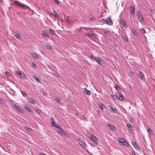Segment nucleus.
I'll list each match as a JSON object with an SVG mask.
<instances>
[{"label":"nucleus","mask_w":155,"mask_h":155,"mask_svg":"<svg viewBox=\"0 0 155 155\" xmlns=\"http://www.w3.org/2000/svg\"><path fill=\"white\" fill-rule=\"evenodd\" d=\"M31 55L35 59H38L39 58L37 54L34 52L32 53Z\"/></svg>","instance_id":"15"},{"label":"nucleus","mask_w":155,"mask_h":155,"mask_svg":"<svg viewBox=\"0 0 155 155\" xmlns=\"http://www.w3.org/2000/svg\"><path fill=\"white\" fill-rule=\"evenodd\" d=\"M54 1L57 4H58L60 3L58 0H54Z\"/></svg>","instance_id":"44"},{"label":"nucleus","mask_w":155,"mask_h":155,"mask_svg":"<svg viewBox=\"0 0 155 155\" xmlns=\"http://www.w3.org/2000/svg\"><path fill=\"white\" fill-rule=\"evenodd\" d=\"M32 67L34 68H36V65L34 63V62H32Z\"/></svg>","instance_id":"43"},{"label":"nucleus","mask_w":155,"mask_h":155,"mask_svg":"<svg viewBox=\"0 0 155 155\" xmlns=\"http://www.w3.org/2000/svg\"><path fill=\"white\" fill-rule=\"evenodd\" d=\"M111 97L113 99H115V96L114 95H111Z\"/></svg>","instance_id":"45"},{"label":"nucleus","mask_w":155,"mask_h":155,"mask_svg":"<svg viewBox=\"0 0 155 155\" xmlns=\"http://www.w3.org/2000/svg\"><path fill=\"white\" fill-rule=\"evenodd\" d=\"M11 1H13L15 5H17L19 7L25 9L27 10L29 9L31 11H32L33 12H34L33 10H31L28 6L25 5H24L18 1H14L13 0H10Z\"/></svg>","instance_id":"1"},{"label":"nucleus","mask_w":155,"mask_h":155,"mask_svg":"<svg viewBox=\"0 0 155 155\" xmlns=\"http://www.w3.org/2000/svg\"><path fill=\"white\" fill-rule=\"evenodd\" d=\"M110 108V109L111 110L112 112L114 113H116L117 111L116 109H115L111 106H108Z\"/></svg>","instance_id":"24"},{"label":"nucleus","mask_w":155,"mask_h":155,"mask_svg":"<svg viewBox=\"0 0 155 155\" xmlns=\"http://www.w3.org/2000/svg\"><path fill=\"white\" fill-rule=\"evenodd\" d=\"M29 132H31L32 131V129L31 128H29L26 126L24 127Z\"/></svg>","instance_id":"28"},{"label":"nucleus","mask_w":155,"mask_h":155,"mask_svg":"<svg viewBox=\"0 0 155 155\" xmlns=\"http://www.w3.org/2000/svg\"><path fill=\"white\" fill-rule=\"evenodd\" d=\"M14 35L16 38L18 39H21V35L18 32H15Z\"/></svg>","instance_id":"17"},{"label":"nucleus","mask_w":155,"mask_h":155,"mask_svg":"<svg viewBox=\"0 0 155 155\" xmlns=\"http://www.w3.org/2000/svg\"><path fill=\"white\" fill-rule=\"evenodd\" d=\"M21 93L24 97H26L27 94L24 91H21Z\"/></svg>","instance_id":"34"},{"label":"nucleus","mask_w":155,"mask_h":155,"mask_svg":"<svg viewBox=\"0 0 155 155\" xmlns=\"http://www.w3.org/2000/svg\"><path fill=\"white\" fill-rule=\"evenodd\" d=\"M50 32L51 34L53 35H56L55 33L54 30L52 29H50L49 31Z\"/></svg>","instance_id":"32"},{"label":"nucleus","mask_w":155,"mask_h":155,"mask_svg":"<svg viewBox=\"0 0 155 155\" xmlns=\"http://www.w3.org/2000/svg\"><path fill=\"white\" fill-rule=\"evenodd\" d=\"M104 33L105 34H106V33H107V32H106V31H104Z\"/></svg>","instance_id":"54"},{"label":"nucleus","mask_w":155,"mask_h":155,"mask_svg":"<svg viewBox=\"0 0 155 155\" xmlns=\"http://www.w3.org/2000/svg\"><path fill=\"white\" fill-rule=\"evenodd\" d=\"M119 22L124 27L126 28L127 27V25L126 22L124 21H122V20H120Z\"/></svg>","instance_id":"12"},{"label":"nucleus","mask_w":155,"mask_h":155,"mask_svg":"<svg viewBox=\"0 0 155 155\" xmlns=\"http://www.w3.org/2000/svg\"><path fill=\"white\" fill-rule=\"evenodd\" d=\"M78 143L79 145L83 148H85V145L84 142L80 140L79 139L78 140Z\"/></svg>","instance_id":"8"},{"label":"nucleus","mask_w":155,"mask_h":155,"mask_svg":"<svg viewBox=\"0 0 155 155\" xmlns=\"http://www.w3.org/2000/svg\"><path fill=\"white\" fill-rule=\"evenodd\" d=\"M29 101L31 104H35L34 100L31 98H29Z\"/></svg>","instance_id":"29"},{"label":"nucleus","mask_w":155,"mask_h":155,"mask_svg":"<svg viewBox=\"0 0 155 155\" xmlns=\"http://www.w3.org/2000/svg\"><path fill=\"white\" fill-rule=\"evenodd\" d=\"M59 128H58V132L62 136H65L68 137L67 134L64 130L62 129L61 128L60 126L58 127Z\"/></svg>","instance_id":"2"},{"label":"nucleus","mask_w":155,"mask_h":155,"mask_svg":"<svg viewBox=\"0 0 155 155\" xmlns=\"http://www.w3.org/2000/svg\"><path fill=\"white\" fill-rule=\"evenodd\" d=\"M51 125L53 127H55L57 129L59 128L58 127H60V126L58 125L57 124H56L55 122H52V123L51 124Z\"/></svg>","instance_id":"22"},{"label":"nucleus","mask_w":155,"mask_h":155,"mask_svg":"<svg viewBox=\"0 0 155 155\" xmlns=\"http://www.w3.org/2000/svg\"><path fill=\"white\" fill-rule=\"evenodd\" d=\"M98 106L102 110H103L106 108V106L104 105L101 103L99 104Z\"/></svg>","instance_id":"18"},{"label":"nucleus","mask_w":155,"mask_h":155,"mask_svg":"<svg viewBox=\"0 0 155 155\" xmlns=\"http://www.w3.org/2000/svg\"><path fill=\"white\" fill-rule=\"evenodd\" d=\"M119 141L122 144L126 146H127L128 145L127 141L123 138H120L119 139Z\"/></svg>","instance_id":"4"},{"label":"nucleus","mask_w":155,"mask_h":155,"mask_svg":"<svg viewBox=\"0 0 155 155\" xmlns=\"http://www.w3.org/2000/svg\"><path fill=\"white\" fill-rule=\"evenodd\" d=\"M2 0H0V3H2Z\"/></svg>","instance_id":"53"},{"label":"nucleus","mask_w":155,"mask_h":155,"mask_svg":"<svg viewBox=\"0 0 155 155\" xmlns=\"http://www.w3.org/2000/svg\"><path fill=\"white\" fill-rule=\"evenodd\" d=\"M127 127L129 128L130 130H132L133 128V127L132 126L131 124H127Z\"/></svg>","instance_id":"30"},{"label":"nucleus","mask_w":155,"mask_h":155,"mask_svg":"<svg viewBox=\"0 0 155 155\" xmlns=\"http://www.w3.org/2000/svg\"><path fill=\"white\" fill-rule=\"evenodd\" d=\"M106 21V23L108 25H111L113 24V22L112 20H105Z\"/></svg>","instance_id":"19"},{"label":"nucleus","mask_w":155,"mask_h":155,"mask_svg":"<svg viewBox=\"0 0 155 155\" xmlns=\"http://www.w3.org/2000/svg\"><path fill=\"white\" fill-rule=\"evenodd\" d=\"M42 34L44 36H45L46 37H48L49 35L47 32L45 31H43L41 32Z\"/></svg>","instance_id":"23"},{"label":"nucleus","mask_w":155,"mask_h":155,"mask_svg":"<svg viewBox=\"0 0 155 155\" xmlns=\"http://www.w3.org/2000/svg\"><path fill=\"white\" fill-rule=\"evenodd\" d=\"M54 15L55 16H58V14L56 12H55L54 14Z\"/></svg>","instance_id":"47"},{"label":"nucleus","mask_w":155,"mask_h":155,"mask_svg":"<svg viewBox=\"0 0 155 155\" xmlns=\"http://www.w3.org/2000/svg\"><path fill=\"white\" fill-rule=\"evenodd\" d=\"M3 102V100L0 98V103H2V102Z\"/></svg>","instance_id":"50"},{"label":"nucleus","mask_w":155,"mask_h":155,"mask_svg":"<svg viewBox=\"0 0 155 155\" xmlns=\"http://www.w3.org/2000/svg\"><path fill=\"white\" fill-rule=\"evenodd\" d=\"M131 154L132 155H136L134 152H132Z\"/></svg>","instance_id":"48"},{"label":"nucleus","mask_w":155,"mask_h":155,"mask_svg":"<svg viewBox=\"0 0 155 155\" xmlns=\"http://www.w3.org/2000/svg\"><path fill=\"white\" fill-rule=\"evenodd\" d=\"M39 155H46L45 154H43L42 153H39Z\"/></svg>","instance_id":"49"},{"label":"nucleus","mask_w":155,"mask_h":155,"mask_svg":"<svg viewBox=\"0 0 155 155\" xmlns=\"http://www.w3.org/2000/svg\"><path fill=\"white\" fill-rule=\"evenodd\" d=\"M122 38L123 40L125 41L126 42H127L128 41L127 36L124 35L122 36Z\"/></svg>","instance_id":"27"},{"label":"nucleus","mask_w":155,"mask_h":155,"mask_svg":"<svg viewBox=\"0 0 155 155\" xmlns=\"http://www.w3.org/2000/svg\"><path fill=\"white\" fill-rule=\"evenodd\" d=\"M141 30H142L143 31V33H146V31H145V30L144 29H143V28H141L140 29Z\"/></svg>","instance_id":"46"},{"label":"nucleus","mask_w":155,"mask_h":155,"mask_svg":"<svg viewBox=\"0 0 155 155\" xmlns=\"http://www.w3.org/2000/svg\"><path fill=\"white\" fill-rule=\"evenodd\" d=\"M132 144L134 147L136 149L139 150V147H138V146H137V144L135 142H134V143L133 142Z\"/></svg>","instance_id":"26"},{"label":"nucleus","mask_w":155,"mask_h":155,"mask_svg":"<svg viewBox=\"0 0 155 155\" xmlns=\"http://www.w3.org/2000/svg\"><path fill=\"white\" fill-rule=\"evenodd\" d=\"M147 131L150 134H153V132L150 129H148L147 130Z\"/></svg>","instance_id":"36"},{"label":"nucleus","mask_w":155,"mask_h":155,"mask_svg":"<svg viewBox=\"0 0 155 155\" xmlns=\"http://www.w3.org/2000/svg\"><path fill=\"white\" fill-rule=\"evenodd\" d=\"M55 122L54 120L53 117H51V123H52V122Z\"/></svg>","instance_id":"37"},{"label":"nucleus","mask_w":155,"mask_h":155,"mask_svg":"<svg viewBox=\"0 0 155 155\" xmlns=\"http://www.w3.org/2000/svg\"><path fill=\"white\" fill-rule=\"evenodd\" d=\"M94 60H95L98 64L100 65L101 64V61L98 58H95Z\"/></svg>","instance_id":"25"},{"label":"nucleus","mask_w":155,"mask_h":155,"mask_svg":"<svg viewBox=\"0 0 155 155\" xmlns=\"http://www.w3.org/2000/svg\"><path fill=\"white\" fill-rule=\"evenodd\" d=\"M55 100L57 102H58V103H60V100L59 98H56L55 99Z\"/></svg>","instance_id":"42"},{"label":"nucleus","mask_w":155,"mask_h":155,"mask_svg":"<svg viewBox=\"0 0 155 155\" xmlns=\"http://www.w3.org/2000/svg\"><path fill=\"white\" fill-rule=\"evenodd\" d=\"M91 32H92V31H90Z\"/></svg>","instance_id":"58"},{"label":"nucleus","mask_w":155,"mask_h":155,"mask_svg":"<svg viewBox=\"0 0 155 155\" xmlns=\"http://www.w3.org/2000/svg\"><path fill=\"white\" fill-rule=\"evenodd\" d=\"M130 73H131V74L133 73V72H131Z\"/></svg>","instance_id":"57"},{"label":"nucleus","mask_w":155,"mask_h":155,"mask_svg":"<svg viewBox=\"0 0 155 155\" xmlns=\"http://www.w3.org/2000/svg\"><path fill=\"white\" fill-rule=\"evenodd\" d=\"M132 31L133 32L134 35L135 36H137L138 35L137 33V32L134 29H132Z\"/></svg>","instance_id":"31"},{"label":"nucleus","mask_w":155,"mask_h":155,"mask_svg":"<svg viewBox=\"0 0 155 155\" xmlns=\"http://www.w3.org/2000/svg\"><path fill=\"white\" fill-rule=\"evenodd\" d=\"M12 107L15 109L17 110L18 111L21 112H22V110L18 106L15 104H13L12 105Z\"/></svg>","instance_id":"7"},{"label":"nucleus","mask_w":155,"mask_h":155,"mask_svg":"<svg viewBox=\"0 0 155 155\" xmlns=\"http://www.w3.org/2000/svg\"><path fill=\"white\" fill-rule=\"evenodd\" d=\"M16 74L20 77L21 78H25L26 76L25 74L23 73H22L20 71H17Z\"/></svg>","instance_id":"5"},{"label":"nucleus","mask_w":155,"mask_h":155,"mask_svg":"<svg viewBox=\"0 0 155 155\" xmlns=\"http://www.w3.org/2000/svg\"><path fill=\"white\" fill-rule=\"evenodd\" d=\"M107 126L112 130H115L116 129V127L114 125L111 124H109Z\"/></svg>","instance_id":"13"},{"label":"nucleus","mask_w":155,"mask_h":155,"mask_svg":"<svg viewBox=\"0 0 155 155\" xmlns=\"http://www.w3.org/2000/svg\"><path fill=\"white\" fill-rule=\"evenodd\" d=\"M89 138L95 144L97 145L98 143L97 142V138L95 136L92 135H90Z\"/></svg>","instance_id":"3"},{"label":"nucleus","mask_w":155,"mask_h":155,"mask_svg":"<svg viewBox=\"0 0 155 155\" xmlns=\"http://www.w3.org/2000/svg\"><path fill=\"white\" fill-rule=\"evenodd\" d=\"M35 110L38 113H41V110L39 109H36Z\"/></svg>","instance_id":"41"},{"label":"nucleus","mask_w":155,"mask_h":155,"mask_svg":"<svg viewBox=\"0 0 155 155\" xmlns=\"http://www.w3.org/2000/svg\"><path fill=\"white\" fill-rule=\"evenodd\" d=\"M137 15L138 17L140 19H143V18L142 15L141 14L140 12L138 11L137 12Z\"/></svg>","instance_id":"9"},{"label":"nucleus","mask_w":155,"mask_h":155,"mask_svg":"<svg viewBox=\"0 0 155 155\" xmlns=\"http://www.w3.org/2000/svg\"><path fill=\"white\" fill-rule=\"evenodd\" d=\"M67 21L69 22V21H70V20H67Z\"/></svg>","instance_id":"55"},{"label":"nucleus","mask_w":155,"mask_h":155,"mask_svg":"<svg viewBox=\"0 0 155 155\" xmlns=\"http://www.w3.org/2000/svg\"><path fill=\"white\" fill-rule=\"evenodd\" d=\"M115 88L117 90H120V87L117 84H116L115 85Z\"/></svg>","instance_id":"33"},{"label":"nucleus","mask_w":155,"mask_h":155,"mask_svg":"<svg viewBox=\"0 0 155 155\" xmlns=\"http://www.w3.org/2000/svg\"><path fill=\"white\" fill-rule=\"evenodd\" d=\"M130 12L132 14H134L135 13V12L134 11V6H130Z\"/></svg>","instance_id":"21"},{"label":"nucleus","mask_w":155,"mask_h":155,"mask_svg":"<svg viewBox=\"0 0 155 155\" xmlns=\"http://www.w3.org/2000/svg\"><path fill=\"white\" fill-rule=\"evenodd\" d=\"M46 47H47V48H48L49 50H51L52 49V48L51 47V46H50V45H47Z\"/></svg>","instance_id":"35"},{"label":"nucleus","mask_w":155,"mask_h":155,"mask_svg":"<svg viewBox=\"0 0 155 155\" xmlns=\"http://www.w3.org/2000/svg\"><path fill=\"white\" fill-rule=\"evenodd\" d=\"M116 95L117 97L120 100L122 101L124 100V97L121 93L118 92L116 94Z\"/></svg>","instance_id":"6"},{"label":"nucleus","mask_w":155,"mask_h":155,"mask_svg":"<svg viewBox=\"0 0 155 155\" xmlns=\"http://www.w3.org/2000/svg\"><path fill=\"white\" fill-rule=\"evenodd\" d=\"M32 78L35 80L37 81L39 83L40 82V79L37 76L35 75H33Z\"/></svg>","instance_id":"20"},{"label":"nucleus","mask_w":155,"mask_h":155,"mask_svg":"<svg viewBox=\"0 0 155 155\" xmlns=\"http://www.w3.org/2000/svg\"><path fill=\"white\" fill-rule=\"evenodd\" d=\"M150 12H151L152 11V10L151 9H150Z\"/></svg>","instance_id":"56"},{"label":"nucleus","mask_w":155,"mask_h":155,"mask_svg":"<svg viewBox=\"0 0 155 155\" xmlns=\"http://www.w3.org/2000/svg\"><path fill=\"white\" fill-rule=\"evenodd\" d=\"M106 19H111V17H109Z\"/></svg>","instance_id":"52"},{"label":"nucleus","mask_w":155,"mask_h":155,"mask_svg":"<svg viewBox=\"0 0 155 155\" xmlns=\"http://www.w3.org/2000/svg\"><path fill=\"white\" fill-rule=\"evenodd\" d=\"M55 122L54 120L53 117H51V123H52V122Z\"/></svg>","instance_id":"38"},{"label":"nucleus","mask_w":155,"mask_h":155,"mask_svg":"<svg viewBox=\"0 0 155 155\" xmlns=\"http://www.w3.org/2000/svg\"><path fill=\"white\" fill-rule=\"evenodd\" d=\"M70 19V17L69 16H67V19Z\"/></svg>","instance_id":"51"},{"label":"nucleus","mask_w":155,"mask_h":155,"mask_svg":"<svg viewBox=\"0 0 155 155\" xmlns=\"http://www.w3.org/2000/svg\"><path fill=\"white\" fill-rule=\"evenodd\" d=\"M84 92L87 95H90L91 94V92L88 90H87L86 88H85L84 90Z\"/></svg>","instance_id":"16"},{"label":"nucleus","mask_w":155,"mask_h":155,"mask_svg":"<svg viewBox=\"0 0 155 155\" xmlns=\"http://www.w3.org/2000/svg\"><path fill=\"white\" fill-rule=\"evenodd\" d=\"M23 107L26 110L29 112L30 113L32 112L31 109L29 107H28L27 105H24Z\"/></svg>","instance_id":"11"},{"label":"nucleus","mask_w":155,"mask_h":155,"mask_svg":"<svg viewBox=\"0 0 155 155\" xmlns=\"http://www.w3.org/2000/svg\"><path fill=\"white\" fill-rule=\"evenodd\" d=\"M61 20V22H62V20Z\"/></svg>","instance_id":"59"},{"label":"nucleus","mask_w":155,"mask_h":155,"mask_svg":"<svg viewBox=\"0 0 155 155\" xmlns=\"http://www.w3.org/2000/svg\"><path fill=\"white\" fill-rule=\"evenodd\" d=\"M86 36H87L89 38L94 37L95 36V34H89V33H87L85 34Z\"/></svg>","instance_id":"14"},{"label":"nucleus","mask_w":155,"mask_h":155,"mask_svg":"<svg viewBox=\"0 0 155 155\" xmlns=\"http://www.w3.org/2000/svg\"><path fill=\"white\" fill-rule=\"evenodd\" d=\"M5 74L8 77H10L11 76L10 74L8 72L6 71L5 73Z\"/></svg>","instance_id":"39"},{"label":"nucleus","mask_w":155,"mask_h":155,"mask_svg":"<svg viewBox=\"0 0 155 155\" xmlns=\"http://www.w3.org/2000/svg\"><path fill=\"white\" fill-rule=\"evenodd\" d=\"M92 61H94V60L95 58H94L93 57V55L92 54H91L90 57Z\"/></svg>","instance_id":"40"},{"label":"nucleus","mask_w":155,"mask_h":155,"mask_svg":"<svg viewBox=\"0 0 155 155\" xmlns=\"http://www.w3.org/2000/svg\"><path fill=\"white\" fill-rule=\"evenodd\" d=\"M137 75L142 80H144L145 78L144 76V74L142 72H141V71H140L139 74Z\"/></svg>","instance_id":"10"}]
</instances>
